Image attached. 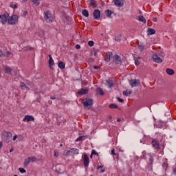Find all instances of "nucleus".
<instances>
[{"mask_svg":"<svg viewBox=\"0 0 176 176\" xmlns=\"http://www.w3.org/2000/svg\"><path fill=\"white\" fill-rule=\"evenodd\" d=\"M93 99L90 98H87L85 99H83L82 105L85 108H87L88 109H90L91 107H93Z\"/></svg>","mask_w":176,"mask_h":176,"instance_id":"f257e3e1","label":"nucleus"},{"mask_svg":"<svg viewBox=\"0 0 176 176\" xmlns=\"http://www.w3.org/2000/svg\"><path fill=\"white\" fill-rule=\"evenodd\" d=\"M8 24L11 25H14L19 23V16L14 14L8 19Z\"/></svg>","mask_w":176,"mask_h":176,"instance_id":"f03ea898","label":"nucleus"},{"mask_svg":"<svg viewBox=\"0 0 176 176\" xmlns=\"http://www.w3.org/2000/svg\"><path fill=\"white\" fill-rule=\"evenodd\" d=\"M44 17L47 23H52V21H53V16H52V14L50 13H49V11L45 12Z\"/></svg>","mask_w":176,"mask_h":176,"instance_id":"7ed1b4c3","label":"nucleus"},{"mask_svg":"<svg viewBox=\"0 0 176 176\" xmlns=\"http://www.w3.org/2000/svg\"><path fill=\"white\" fill-rule=\"evenodd\" d=\"M82 160H83V164L85 167H88L90 163V160L89 159V156H87V154H84Z\"/></svg>","mask_w":176,"mask_h":176,"instance_id":"20e7f679","label":"nucleus"},{"mask_svg":"<svg viewBox=\"0 0 176 176\" xmlns=\"http://www.w3.org/2000/svg\"><path fill=\"white\" fill-rule=\"evenodd\" d=\"M93 16L96 20H98V19L101 17V11L98 9L94 10L93 12Z\"/></svg>","mask_w":176,"mask_h":176,"instance_id":"39448f33","label":"nucleus"},{"mask_svg":"<svg viewBox=\"0 0 176 176\" xmlns=\"http://www.w3.org/2000/svg\"><path fill=\"white\" fill-rule=\"evenodd\" d=\"M153 60L154 63H157L158 64H160L161 63H163V59L157 56V54H153L152 56Z\"/></svg>","mask_w":176,"mask_h":176,"instance_id":"423d86ee","label":"nucleus"},{"mask_svg":"<svg viewBox=\"0 0 176 176\" xmlns=\"http://www.w3.org/2000/svg\"><path fill=\"white\" fill-rule=\"evenodd\" d=\"M113 63H115V64L117 65L122 64V58H120L119 55H115L113 57Z\"/></svg>","mask_w":176,"mask_h":176,"instance_id":"0eeeda50","label":"nucleus"},{"mask_svg":"<svg viewBox=\"0 0 176 176\" xmlns=\"http://www.w3.org/2000/svg\"><path fill=\"white\" fill-rule=\"evenodd\" d=\"M9 18V14H4L0 15V19L1 20L2 24H6L8 22V19Z\"/></svg>","mask_w":176,"mask_h":176,"instance_id":"6e6552de","label":"nucleus"},{"mask_svg":"<svg viewBox=\"0 0 176 176\" xmlns=\"http://www.w3.org/2000/svg\"><path fill=\"white\" fill-rule=\"evenodd\" d=\"M124 0H113L114 5L118 8H122L124 5Z\"/></svg>","mask_w":176,"mask_h":176,"instance_id":"1a4fd4ad","label":"nucleus"},{"mask_svg":"<svg viewBox=\"0 0 176 176\" xmlns=\"http://www.w3.org/2000/svg\"><path fill=\"white\" fill-rule=\"evenodd\" d=\"M140 80L135 79L133 81V80H130L131 87H137V86H140Z\"/></svg>","mask_w":176,"mask_h":176,"instance_id":"9d476101","label":"nucleus"},{"mask_svg":"<svg viewBox=\"0 0 176 176\" xmlns=\"http://www.w3.org/2000/svg\"><path fill=\"white\" fill-rule=\"evenodd\" d=\"M13 135L10 132H6V142L9 144L10 141H12V137Z\"/></svg>","mask_w":176,"mask_h":176,"instance_id":"9b49d317","label":"nucleus"},{"mask_svg":"<svg viewBox=\"0 0 176 176\" xmlns=\"http://www.w3.org/2000/svg\"><path fill=\"white\" fill-rule=\"evenodd\" d=\"M35 120V118L32 116H25L23 120V122H34Z\"/></svg>","mask_w":176,"mask_h":176,"instance_id":"f8f14e48","label":"nucleus"},{"mask_svg":"<svg viewBox=\"0 0 176 176\" xmlns=\"http://www.w3.org/2000/svg\"><path fill=\"white\" fill-rule=\"evenodd\" d=\"M152 145L155 149H160V143L159 140H154L152 141Z\"/></svg>","mask_w":176,"mask_h":176,"instance_id":"ddd939ff","label":"nucleus"},{"mask_svg":"<svg viewBox=\"0 0 176 176\" xmlns=\"http://www.w3.org/2000/svg\"><path fill=\"white\" fill-rule=\"evenodd\" d=\"M48 57L50 58L49 59V67L51 69H54V68H53V65H54V60H53L52 55L49 54Z\"/></svg>","mask_w":176,"mask_h":176,"instance_id":"4468645a","label":"nucleus"},{"mask_svg":"<svg viewBox=\"0 0 176 176\" xmlns=\"http://www.w3.org/2000/svg\"><path fill=\"white\" fill-rule=\"evenodd\" d=\"M156 34V30L153 28H147V35H155Z\"/></svg>","mask_w":176,"mask_h":176,"instance_id":"2eb2a0df","label":"nucleus"},{"mask_svg":"<svg viewBox=\"0 0 176 176\" xmlns=\"http://www.w3.org/2000/svg\"><path fill=\"white\" fill-rule=\"evenodd\" d=\"M89 93V89H81L80 91L77 92V94L80 96H83V94H87Z\"/></svg>","mask_w":176,"mask_h":176,"instance_id":"dca6fc26","label":"nucleus"},{"mask_svg":"<svg viewBox=\"0 0 176 176\" xmlns=\"http://www.w3.org/2000/svg\"><path fill=\"white\" fill-rule=\"evenodd\" d=\"M87 138H90L89 135H82V136H80L79 138H78L76 141V142H79V141H85V140H87Z\"/></svg>","mask_w":176,"mask_h":176,"instance_id":"f3484780","label":"nucleus"},{"mask_svg":"<svg viewBox=\"0 0 176 176\" xmlns=\"http://www.w3.org/2000/svg\"><path fill=\"white\" fill-rule=\"evenodd\" d=\"M107 58H104V61L109 63L111 61V57L113 56V53L112 52H109L107 53Z\"/></svg>","mask_w":176,"mask_h":176,"instance_id":"a211bd4d","label":"nucleus"},{"mask_svg":"<svg viewBox=\"0 0 176 176\" xmlns=\"http://www.w3.org/2000/svg\"><path fill=\"white\" fill-rule=\"evenodd\" d=\"M3 67L4 68L5 74H12V69L10 68V67L5 65H3Z\"/></svg>","mask_w":176,"mask_h":176,"instance_id":"6ab92c4d","label":"nucleus"},{"mask_svg":"<svg viewBox=\"0 0 176 176\" xmlns=\"http://www.w3.org/2000/svg\"><path fill=\"white\" fill-rule=\"evenodd\" d=\"M105 14L109 19H112V11L111 10H106Z\"/></svg>","mask_w":176,"mask_h":176,"instance_id":"aec40b11","label":"nucleus"},{"mask_svg":"<svg viewBox=\"0 0 176 176\" xmlns=\"http://www.w3.org/2000/svg\"><path fill=\"white\" fill-rule=\"evenodd\" d=\"M166 74H168V75H170V76H173L174 75V74H175V72H174V69H170V68H167L166 69Z\"/></svg>","mask_w":176,"mask_h":176,"instance_id":"412c9836","label":"nucleus"},{"mask_svg":"<svg viewBox=\"0 0 176 176\" xmlns=\"http://www.w3.org/2000/svg\"><path fill=\"white\" fill-rule=\"evenodd\" d=\"M20 86L23 90H30V88L27 87V85H25V83L23 82H21Z\"/></svg>","mask_w":176,"mask_h":176,"instance_id":"4be33fe9","label":"nucleus"},{"mask_svg":"<svg viewBox=\"0 0 176 176\" xmlns=\"http://www.w3.org/2000/svg\"><path fill=\"white\" fill-rule=\"evenodd\" d=\"M58 67L60 69H64V68H65V63H64V62H63V61H59L58 64Z\"/></svg>","mask_w":176,"mask_h":176,"instance_id":"5701e85b","label":"nucleus"},{"mask_svg":"<svg viewBox=\"0 0 176 176\" xmlns=\"http://www.w3.org/2000/svg\"><path fill=\"white\" fill-rule=\"evenodd\" d=\"M138 20H139L141 23H144V24H146V19H145V18L144 17V16L141 15V16H138Z\"/></svg>","mask_w":176,"mask_h":176,"instance_id":"b1692460","label":"nucleus"},{"mask_svg":"<svg viewBox=\"0 0 176 176\" xmlns=\"http://www.w3.org/2000/svg\"><path fill=\"white\" fill-rule=\"evenodd\" d=\"M96 94H100V96H104V91L100 87L96 88Z\"/></svg>","mask_w":176,"mask_h":176,"instance_id":"393cba45","label":"nucleus"},{"mask_svg":"<svg viewBox=\"0 0 176 176\" xmlns=\"http://www.w3.org/2000/svg\"><path fill=\"white\" fill-rule=\"evenodd\" d=\"M29 157V160L30 161V163H34V162H38V158H36V157Z\"/></svg>","mask_w":176,"mask_h":176,"instance_id":"a878e982","label":"nucleus"},{"mask_svg":"<svg viewBox=\"0 0 176 176\" xmlns=\"http://www.w3.org/2000/svg\"><path fill=\"white\" fill-rule=\"evenodd\" d=\"M82 14L85 17H89V11L87 10H82Z\"/></svg>","mask_w":176,"mask_h":176,"instance_id":"bb28decb","label":"nucleus"},{"mask_svg":"<svg viewBox=\"0 0 176 176\" xmlns=\"http://www.w3.org/2000/svg\"><path fill=\"white\" fill-rule=\"evenodd\" d=\"M106 82L107 83V86H108V87H109V89H111L112 87V86H113V82H112V81H111V80H107Z\"/></svg>","mask_w":176,"mask_h":176,"instance_id":"cd10ccee","label":"nucleus"},{"mask_svg":"<svg viewBox=\"0 0 176 176\" xmlns=\"http://www.w3.org/2000/svg\"><path fill=\"white\" fill-rule=\"evenodd\" d=\"M30 163H31V162L30 161V158L28 157L27 159H25L24 160V166L27 167V166H28V164H30Z\"/></svg>","mask_w":176,"mask_h":176,"instance_id":"c85d7f7f","label":"nucleus"},{"mask_svg":"<svg viewBox=\"0 0 176 176\" xmlns=\"http://www.w3.org/2000/svg\"><path fill=\"white\" fill-rule=\"evenodd\" d=\"M72 155H74V153H72V151L69 148V150L66 152L65 156H72Z\"/></svg>","mask_w":176,"mask_h":176,"instance_id":"c756f323","label":"nucleus"},{"mask_svg":"<svg viewBox=\"0 0 176 176\" xmlns=\"http://www.w3.org/2000/svg\"><path fill=\"white\" fill-rule=\"evenodd\" d=\"M115 39L117 42H120V41H122V34H119L118 36H116Z\"/></svg>","mask_w":176,"mask_h":176,"instance_id":"7c9ffc66","label":"nucleus"},{"mask_svg":"<svg viewBox=\"0 0 176 176\" xmlns=\"http://www.w3.org/2000/svg\"><path fill=\"white\" fill-rule=\"evenodd\" d=\"M138 49H139V50H140V52H144V45L140 44V43H138Z\"/></svg>","mask_w":176,"mask_h":176,"instance_id":"2f4dec72","label":"nucleus"},{"mask_svg":"<svg viewBox=\"0 0 176 176\" xmlns=\"http://www.w3.org/2000/svg\"><path fill=\"white\" fill-rule=\"evenodd\" d=\"M109 108H111V109H117L119 107L118 105H116V104H111L109 105Z\"/></svg>","mask_w":176,"mask_h":176,"instance_id":"473e14b6","label":"nucleus"},{"mask_svg":"<svg viewBox=\"0 0 176 176\" xmlns=\"http://www.w3.org/2000/svg\"><path fill=\"white\" fill-rule=\"evenodd\" d=\"M100 50L97 48H92V52H94V54L95 56H97V53H98Z\"/></svg>","mask_w":176,"mask_h":176,"instance_id":"72a5a7b5","label":"nucleus"},{"mask_svg":"<svg viewBox=\"0 0 176 176\" xmlns=\"http://www.w3.org/2000/svg\"><path fill=\"white\" fill-rule=\"evenodd\" d=\"M123 96H126V97H127V96H129V94H131V91H124L122 92Z\"/></svg>","mask_w":176,"mask_h":176,"instance_id":"f704fd0d","label":"nucleus"},{"mask_svg":"<svg viewBox=\"0 0 176 176\" xmlns=\"http://www.w3.org/2000/svg\"><path fill=\"white\" fill-rule=\"evenodd\" d=\"M10 54H12V52L7 51V52H6L5 54H3V56L4 57H9L10 56Z\"/></svg>","mask_w":176,"mask_h":176,"instance_id":"c9c22d12","label":"nucleus"},{"mask_svg":"<svg viewBox=\"0 0 176 176\" xmlns=\"http://www.w3.org/2000/svg\"><path fill=\"white\" fill-rule=\"evenodd\" d=\"M164 56H165V54H164V52H159L157 54V56L162 57V58H164Z\"/></svg>","mask_w":176,"mask_h":176,"instance_id":"e433bc0d","label":"nucleus"},{"mask_svg":"<svg viewBox=\"0 0 176 176\" xmlns=\"http://www.w3.org/2000/svg\"><path fill=\"white\" fill-rule=\"evenodd\" d=\"M40 0H32V2H33L34 5L36 6H38L40 3Z\"/></svg>","mask_w":176,"mask_h":176,"instance_id":"4c0bfd02","label":"nucleus"},{"mask_svg":"<svg viewBox=\"0 0 176 176\" xmlns=\"http://www.w3.org/2000/svg\"><path fill=\"white\" fill-rule=\"evenodd\" d=\"M98 170H100L101 173H105V168L102 166H98Z\"/></svg>","mask_w":176,"mask_h":176,"instance_id":"58836bf2","label":"nucleus"},{"mask_svg":"<svg viewBox=\"0 0 176 176\" xmlns=\"http://www.w3.org/2000/svg\"><path fill=\"white\" fill-rule=\"evenodd\" d=\"M90 5L91 6H94L97 5V1H96V0H90Z\"/></svg>","mask_w":176,"mask_h":176,"instance_id":"ea45409f","label":"nucleus"},{"mask_svg":"<svg viewBox=\"0 0 176 176\" xmlns=\"http://www.w3.org/2000/svg\"><path fill=\"white\" fill-rule=\"evenodd\" d=\"M24 140V136L19 135H18V141H23Z\"/></svg>","mask_w":176,"mask_h":176,"instance_id":"a19ab883","label":"nucleus"},{"mask_svg":"<svg viewBox=\"0 0 176 176\" xmlns=\"http://www.w3.org/2000/svg\"><path fill=\"white\" fill-rule=\"evenodd\" d=\"M19 171H20L22 174H24V173H26L25 169H24L23 168H19Z\"/></svg>","mask_w":176,"mask_h":176,"instance_id":"79ce46f5","label":"nucleus"},{"mask_svg":"<svg viewBox=\"0 0 176 176\" xmlns=\"http://www.w3.org/2000/svg\"><path fill=\"white\" fill-rule=\"evenodd\" d=\"M88 45H89V46H91V47L94 46V41H89L88 42Z\"/></svg>","mask_w":176,"mask_h":176,"instance_id":"37998d69","label":"nucleus"},{"mask_svg":"<svg viewBox=\"0 0 176 176\" xmlns=\"http://www.w3.org/2000/svg\"><path fill=\"white\" fill-rule=\"evenodd\" d=\"M10 8H12V9H17V4H10Z\"/></svg>","mask_w":176,"mask_h":176,"instance_id":"c03bdc74","label":"nucleus"},{"mask_svg":"<svg viewBox=\"0 0 176 176\" xmlns=\"http://www.w3.org/2000/svg\"><path fill=\"white\" fill-rule=\"evenodd\" d=\"M135 65H140V60H138L137 58H135Z\"/></svg>","mask_w":176,"mask_h":176,"instance_id":"a18cd8bd","label":"nucleus"},{"mask_svg":"<svg viewBox=\"0 0 176 176\" xmlns=\"http://www.w3.org/2000/svg\"><path fill=\"white\" fill-rule=\"evenodd\" d=\"M91 154L92 155H96V156H98V153H97V151H96V150H92Z\"/></svg>","mask_w":176,"mask_h":176,"instance_id":"49530a36","label":"nucleus"},{"mask_svg":"<svg viewBox=\"0 0 176 176\" xmlns=\"http://www.w3.org/2000/svg\"><path fill=\"white\" fill-rule=\"evenodd\" d=\"M117 100L119 101V102H124V100H123L119 97H117Z\"/></svg>","mask_w":176,"mask_h":176,"instance_id":"de8ad7c7","label":"nucleus"},{"mask_svg":"<svg viewBox=\"0 0 176 176\" xmlns=\"http://www.w3.org/2000/svg\"><path fill=\"white\" fill-rule=\"evenodd\" d=\"M72 152L74 153V152H78V149L77 148H70Z\"/></svg>","mask_w":176,"mask_h":176,"instance_id":"09e8293b","label":"nucleus"},{"mask_svg":"<svg viewBox=\"0 0 176 176\" xmlns=\"http://www.w3.org/2000/svg\"><path fill=\"white\" fill-rule=\"evenodd\" d=\"M111 155H114V156H116V153H115V148H113L111 150Z\"/></svg>","mask_w":176,"mask_h":176,"instance_id":"8fccbe9b","label":"nucleus"},{"mask_svg":"<svg viewBox=\"0 0 176 176\" xmlns=\"http://www.w3.org/2000/svg\"><path fill=\"white\" fill-rule=\"evenodd\" d=\"M54 156L55 157H57L58 156V152H56V151H54Z\"/></svg>","mask_w":176,"mask_h":176,"instance_id":"3c124183","label":"nucleus"},{"mask_svg":"<svg viewBox=\"0 0 176 176\" xmlns=\"http://www.w3.org/2000/svg\"><path fill=\"white\" fill-rule=\"evenodd\" d=\"M27 13H28L27 11H23V17H25V16H27Z\"/></svg>","mask_w":176,"mask_h":176,"instance_id":"603ef678","label":"nucleus"},{"mask_svg":"<svg viewBox=\"0 0 176 176\" xmlns=\"http://www.w3.org/2000/svg\"><path fill=\"white\" fill-rule=\"evenodd\" d=\"M17 138H18L17 135H15L13 137V141H16V140H17Z\"/></svg>","mask_w":176,"mask_h":176,"instance_id":"864d4df0","label":"nucleus"},{"mask_svg":"<svg viewBox=\"0 0 176 176\" xmlns=\"http://www.w3.org/2000/svg\"><path fill=\"white\" fill-rule=\"evenodd\" d=\"M76 49H78V50L80 49V45L79 44H77L76 45Z\"/></svg>","mask_w":176,"mask_h":176,"instance_id":"5fc2aeb1","label":"nucleus"},{"mask_svg":"<svg viewBox=\"0 0 176 176\" xmlns=\"http://www.w3.org/2000/svg\"><path fill=\"white\" fill-rule=\"evenodd\" d=\"M51 100H56V96L54 95L50 97Z\"/></svg>","mask_w":176,"mask_h":176,"instance_id":"6e6d98bb","label":"nucleus"},{"mask_svg":"<svg viewBox=\"0 0 176 176\" xmlns=\"http://www.w3.org/2000/svg\"><path fill=\"white\" fill-rule=\"evenodd\" d=\"M2 56H3V52L0 50V57H2Z\"/></svg>","mask_w":176,"mask_h":176,"instance_id":"4d7b16f0","label":"nucleus"},{"mask_svg":"<svg viewBox=\"0 0 176 176\" xmlns=\"http://www.w3.org/2000/svg\"><path fill=\"white\" fill-rule=\"evenodd\" d=\"M3 143L2 142H0V149H2V146H3Z\"/></svg>","mask_w":176,"mask_h":176,"instance_id":"13d9d810","label":"nucleus"},{"mask_svg":"<svg viewBox=\"0 0 176 176\" xmlns=\"http://www.w3.org/2000/svg\"><path fill=\"white\" fill-rule=\"evenodd\" d=\"M153 21L155 23H156V21H157V18H153Z\"/></svg>","mask_w":176,"mask_h":176,"instance_id":"bf43d9fd","label":"nucleus"},{"mask_svg":"<svg viewBox=\"0 0 176 176\" xmlns=\"http://www.w3.org/2000/svg\"><path fill=\"white\" fill-rule=\"evenodd\" d=\"M94 69H98V66H97V65L94 66Z\"/></svg>","mask_w":176,"mask_h":176,"instance_id":"052dcab7","label":"nucleus"},{"mask_svg":"<svg viewBox=\"0 0 176 176\" xmlns=\"http://www.w3.org/2000/svg\"><path fill=\"white\" fill-rule=\"evenodd\" d=\"M56 174H58V175H60V174H61V172H60V171H58V170H56Z\"/></svg>","mask_w":176,"mask_h":176,"instance_id":"680f3d73","label":"nucleus"},{"mask_svg":"<svg viewBox=\"0 0 176 176\" xmlns=\"http://www.w3.org/2000/svg\"><path fill=\"white\" fill-rule=\"evenodd\" d=\"M173 173H174L175 175H176V168L173 169Z\"/></svg>","mask_w":176,"mask_h":176,"instance_id":"e2e57ef3","label":"nucleus"},{"mask_svg":"<svg viewBox=\"0 0 176 176\" xmlns=\"http://www.w3.org/2000/svg\"><path fill=\"white\" fill-rule=\"evenodd\" d=\"M65 19H66V20H68V16L65 14Z\"/></svg>","mask_w":176,"mask_h":176,"instance_id":"0e129e2a","label":"nucleus"},{"mask_svg":"<svg viewBox=\"0 0 176 176\" xmlns=\"http://www.w3.org/2000/svg\"><path fill=\"white\" fill-rule=\"evenodd\" d=\"M122 120L120 118L117 119V122H120Z\"/></svg>","mask_w":176,"mask_h":176,"instance_id":"69168bd1","label":"nucleus"},{"mask_svg":"<svg viewBox=\"0 0 176 176\" xmlns=\"http://www.w3.org/2000/svg\"><path fill=\"white\" fill-rule=\"evenodd\" d=\"M12 151H13V148H11V149L10 150V153H12Z\"/></svg>","mask_w":176,"mask_h":176,"instance_id":"338daca9","label":"nucleus"},{"mask_svg":"<svg viewBox=\"0 0 176 176\" xmlns=\"http://www.w3.org/2000/svg\"><path fill=\"white\" fill-rule=\"evenodd\" d=\"M89 61L93 62V61H94V60L93 58H91V59L89 60Z\"/></svg>","mask_w":176,"mask_h":176,"instance_id":"774afa93","label":"nucleus"}]
</instances>
